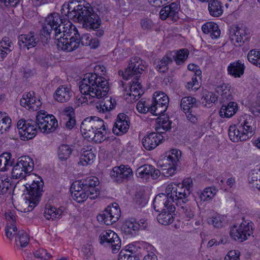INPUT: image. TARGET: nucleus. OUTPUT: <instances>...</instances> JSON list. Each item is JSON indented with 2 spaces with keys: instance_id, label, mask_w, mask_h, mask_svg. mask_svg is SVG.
<instances>
[{
  "instance_id": "nucleus-1",
  "label": "nucleus",
  "mask_w": 260,
  "mask_h": 260,
  "mask_svg": "<svg viewBox=\"0 0 260 260\" xmlns=\"http://www.w3.org/2000/svg\"><path fill=\"white\" fill-rule=\"evenodd\" d=\"M81 93L88 97L79 99L81 104L87 102V99H99L106 96L109 90L108 81L103 77L94 73H88L84 75L79 86Z\"/></svg>"
},
{
  "instance_id": "nucleus-2",
  "label": "nucleus",
  "mask_w": 260,
  "mask_h": 260,
  "mask_svg": "<svg viewBox=\"0 0 260 260\" xmlns=\"http://www.w3.org/2000/svg\"><path fill=\"white\" fill-rule=\"evenodd\" d=\"M85 6L78 5L74 7L73 11L70 13V17L73 21L82 23L87 29L92 30V35L98 37H101L104 34V30L100 28L101 25V20L98 14L91 6Z\"/></svg>"
},
{
  "instance_id": "nucleus-3",
  "label": "nucleus",
  "mask_w": 260,
  "mask_h": 260,
  "mask_svg": "<svg viewBox=\"0 0 260 260\" xmlns=\"http://www.w3.org/2000/svg\"><path fill=\"white\" fill-rule=\"evenodd\" d=\"M68 26H65L58 13H51L46 17L40 35L42 42L47 43L51 39L57 42L56 45L62 41L64 38L68 37Z\"/></svg>"
},
{
  "instance_id": "nucleus-4",
  "label": "nucleus",
  "mask_w": 260,
  "mask_h": 260,
  "mask_svg": "<svg viewBox=\"0 0 260 260\" xmlns=\"http://www.w3.org/2000/svg\"><path fill=\"white\" fill-rule=\"evenodd\" d=\"M99 184L98 178L93 176L77 180L71 185L72 198L79 203L84 202L88 198L94 200L100 194V190L97 187Z\"/></svg>"
},
{
  "instance_id": "nucleus-5",
  "label": "nucleus",
  "mask_w": 260,
  "mask_h": 260,
  "mask_svg": "<svg viewBox=\"0 0 260 260\" xmlns=\"http://www.w3.org/2000/svg\"><path fill=\"white\" fill-rule=\"evenodd\" d=\"M69 32L68 37L64 38L57 44L58 50L71 52L77 49L80 44L82 46H89L93 49H95L99 46L100 41L98 39L93 38L89 34H84L80 37L75 26H70Z\"/></svg>"
},
{
  "instance_id": "nucleus-6",
  "label": "nucleus",
  "mask_w": 260,
  "mask_h": 260,
  "mask_svg": "<svg viewBox=\"0 0 260 260\" xmlns=\"http://www.w3.org/2000/svg\"><path fill=\"white\" fill-rule=\"evenodd\" d=\"M193 183L192 180L190 178H187L182 182L181 186L178 185L176 192L173 191L174 195V201L172 203L176 202L178 206L185 205L188 201V197L192 190Z\"/></svg>"
},
{
  "instance_id": "nucleus-7",
  "label": "nucleus",
  "mask_w": 260,
  "mask_h": 260,
  "mask_svg": "<svg viewBox=\"0 0 260 260\" xmlns=\"http://www.w3.org/2000/svg\"><path fill=\"white\" fill-rule=\"evenodd\" d=\"M39 129L44 133L54 132L58 126L57 120L53 115L47 114L44 110L38 112L36 115Z\"/></svg>"
},
{
  "instance_id": "nucleus-8",
  "label": "nucleus",
  "mask_w": 260,
  "mask_h": 260,
  "mask_svg": "<svg viewBox=\"0 0 260 260\" xmlns=\"http://www.w3.org/2000/svg\"><path fill=\"white\" fill-rule=\"evenodd\" d=\"M17 125L20 137L24 141L35 137L37 134V128H39L37 120L35 121L31 119L26 120L22 119L18 121Z\"/></svg>"
},
{
  "instance_id": "nucleus-9",
  "label": "nucleus",
  "mask_w": 260,
  "mask_h": 260,
  "mask_svg": "<svg viewBox=\"0 0 260 260\" xmlns=\"http://www.w3.org/2000/svg\"><path fill=\"white\" fill-rule=\"evenodd\" d=\"M99 242L102 245L109 246L113 253L118 252L121 248V240L118 235L111 230L103 231L99 236Z\"/></svg>"
},
{
  "instance_id": "nucleus-10",
  "label": "nucleus",
  "mask_w": 260,
  "mask_h": 260,
  "mask_svg": "<svg viewBox=\"0 0 260 260\" xmlns=\"http://www.w3.org/2000/svg\"><path fill=\"white\" fill-rule=\"evenodd\" d=\"M120 216V210L116 203L108 206L97 215V220L106 225H111L116 222Z\"/></svg>"
},
{
  "instance_id": "nucleus-11",
  "label": "nucleus",
  "mask_w": 260,
  "mask_h": 260,
  "mask_svg": "<svg viewBox=\"0 0 260 260\" xmlns=\"http://www.w3.org/2000/svg\"><path fill=\"white\" fill-rule=\"evenodd\" d=\"M252 234V222L246 220H243L238 228L234 225L230 231L231 236L240 242L246 240L247 236H250Z\"/></svg>"
},
{
  "instance_id": "nucleus-12",
  "label": "nucleus",
  "mask_w": 260,
  "mask_h": 260,
  "mask_svg": "<svg viewBox=\"0 0 260 260\" xmlns=\"http://www.w3.org/2000/svg\"><path fill=\"white\" fill-rule=\"evenodd\" d=\"M37 177V180H33V182L31 184H26L25 187L27 191V194L28 195V198L36 199L37 201H39L40 197L43 192V186L44 182L42 179H40L39 176H35Z\"/></svg>"
},
{
  "instance_id": "nucleus-13",
  "label": "nucleus",
  "mask_w": 260,
  "mask_h": 260,
  "mask_svg": "<svg viewBox=\"0 0 260 260\" xmlns=\"http://www.w3.org/2000/svg\"><path fill=\"white\" fill-rule=\"evenodd\" d=\"M180 6L179 4L173 2L170 5L164 7L159 12L160 18L166 20L167 18L176 21L179 19Z\"/></svg>"
},
{
  "instance_id": "nucleus-14",
  "label": "nucleus",
  "mask_w": 260,
  "mask_h": 260,
  "mask_svg": "<svg viewBox=\"0 0 260 260\" xmlns=\"http://www.w3.org/2000/svg\"><path fill=\"white\" fill-rule=\"evenodd\" d=\"M20 105L29 110L37 111L42 105L40 99L35 96L34 91H29L24 94L20 101Z\"/></svg>"
},
{
  "instance_id": "nucleus-15",
  "label": "nucleus",
  "mask_w": 260,
  "mask_h": 260,
  "mask_svg": "<svg viewBox=\"0 0 260 260\" xmlns=\"http://www.w3.org/2000/svg\"><path fill=\"white\" fill-rule=\"evenodd\" d=\"M129 123V118L126 114H119L113 127V133L117 136L122 135L128 131Z\"/></svg>"
},
{
  "instance_id": "nucleus-16",
  "label": "nucleus",
  "mask_w": 260,
  "mask_h": 260,
  "mask_svg": "<svg viewBox=\"0 0 260 260\" xmlns=\"http://www.w3.org/2000/svg\"><path fill=\"white\" fill-rule=\"evenodd\" d=\"M133 172L132 169L124 165L115 167L111 174V176L117 182H121L124 180H128L133 177Z\"/></svg>"
},
{
  "instance_id": "nucleus-17",
  "label": "nucleus",
  "mask_w": 260,
  "mask_h": 260,
  "mask_svg": "<svg viewBox=\"0 0 260 260\" xmlns=\"http://www.w3.org/2000/svg\"><path fill=\"white\" fill-rule=\"evenodd\" d=\"M136 174L138 177L141 178L147 179L151 176L152 179H156L159 177L160 172L153 166L146 164L139 167L136 170Z\"/></svg>"
},
{
  "instance_id": "nucleus-18",
  "label": "nucleus",
  "mask_w": 260,
  "mask_h": 260,
  "mask_svg": "<svg viewBox=\"0 0 260 260\" xmlns=\"http://www.w3.org/2000/svg\"><path fill=\"white\" fill-rule=\"evenodd\" d=\"M163 136L158 133H151L142 140L143 147L147 150L154 149L162 142Z\"/></svg>"
},
{
  "instance_id": "nucleus-19",
  "label": "nucleus",
  "mask_w": 260,
  "mask_h": 260,
  "mask_svg": "<svg viewBox=\"0 0 260 260\" xmlns=\"http://www.w3.org/2000/svg\"><path fill=\"white\" fill-rule=\"evenodd\" d=\"M255 121L253 117L249 115H245L241 117L238 126H239L240 129L246 132L250 138L254 134L256 128Z\"/></svg>"
},
{
  "instance_id": "nucleus-20",
  "label": "nucleus",
  "mask_w": 260,
  "mask_h": 260,
  "mask_svg": "<svg viewBox=\"0 0 260 260\" xmlns=\"http://www.w3.org/2000/svg\"><path fill=\"white\" fill-rule=\"evenodd\" d=\"M247 34L245 27H239L234 26L232 29L230 30V39L231 42L235 45L241 46L247 39Z\"/></svg>"
},
{
  "instance_id": "nucleus-21",
  "label": "nucleus",
  "mask_w": 260,
  "mask_h": 260,
  "mask_svg": "<svg viewBox=\"0 0 260 260\" xmlns=\"http://www.w3.org/2000/svg\"><path fill=\"white\" fill-rule=\"evenodd\" d=\"M38 41L37 35H35L34 32L30 31L27 34L20 35L18 43L21 48L26 47L28 50L37 46Z\"/></svg>"
},
{
  "instance_id": "nucleus-22",
  "label": "nucleus",
  "mask_w": 260,
  "mask_h": 260,
  "mask_svg": "<svg viewBox=\"0 0 260 260\" xmlns=\"http://www.w3.org/2000/svg\"><path fill=\"white\" fill-rule=\"evenodd\" d=\"M153 207L157 212L169 209V206H174L165 193L157 195L153 200Z\"/></svg>"
},
{
  "instance_id": "nucleus-23",
  "label": "nucleus",
  "mask_w": 260,
  "mask_h": 260,
  "mask_svg": "<svg viewBox=\"0 0 260 260\" xmlns=\"http://www.w3.org/2000/svg\"><path fill=\"white\" fill-rule=\"evenodd\" d=\"M181 156V151L177 149H172L171 154L168 156L167 160H168L170 166L166 170V173H162L164 175L169 176H172L174 174L176 168L175 166L177 165V162L179 161V158Z\"/></svg>"
},
{
  "instance_id": "nucleus-24",
  "label": "nucleus",
  "mask_w": 260,
  "mask_h": 260,
  "mask_svg": "<svg viewBox=\"0 0 260 260\" xmlns=\"http://www.w3.org/2000/svg\"><path fill=\"white\" fill-rule=\"evenodd\" d=\"M175 206H169L168 209L162 210L157 217V221L163 225H169L174 220Z\"/></svg>"
},
{
  "instance_id": "nucleus-25",
  "label": "nucleus",
  "mask_w": 260,
  "mask_h": 260,
  "mask_svg": "<svg viewBox=\"0 0 260 260\" xmlns=\"http://www.w3.org/2000/svg\"><path fill=\"white\" fill-rule=\"evenodd\" d=\"M243 131H241L239 126H230L229 129V136L231 141L234 142L246 141L249 138L248 134H245Z\"/></svg>"
},
{
  "instance_id": "nucleus-26",
  "label": "nucleus",
  "mask_w": 260,
  "mask_h": 260,
  "mask_svg": "<svg viewBox=\"0 0 260 260\" xmlns=\"http://www.w3.org/2000/svg\"><path fill=\"white\" fill-rule=\"evenodd\" d=\"M72 95L71 89L65 85L59 86L56 90L54 98L58 102L64 103L68 101Z\"/></svg>"
},
{
  "instance_id": "nucleus-27",
  "label": "nucleus",
  "mask_w": 260,
  "mask_h": 260,
  "mask_svg": "<svg viewBox=\"0 0 260 260\" xmlns=\"http://www.w3.org/2000/svg\"><path fill=\"white\" fill-rule=\"evenodd\" d=\"M245 68L244 63L238 60L230 64L228 67V72L230 75L239 78L243 75Z\"/></svg>"
},
{
  "instance_id": "nucleus-28",
  "label": "nucleus",
  "mask_w": 260,
  "mask_h": 260,
  "mask_svg": "<svg viewBox=\"0 0 260 260\" xmlns=\"http://www.w3.org/2000/svg\"><path fill=\"white\" fill-rule=\"evenodd\" d=\"M237 110V104L236 102H230L227 105H222L219 112V114L222 117L230 118L236 113Z\"/></svg>"
},
{
  "instance_id": "nucleus-29",
  "label": "nucleus",
  "mask_w": 260,
  "mask_h": 260,
  "mask_svg": "<svg viewBox=\"0 0 260 260\" xmlns=\"http://www.w3.org/2000/svg\"><path fill=\"white\" fill-rule=\"evenodd\" d=\"M202 30L205 34H210L212 39L218 38L220 34L218 25L213 22H208L203 24Z\"/></svg>"
},
{
  "instance_id": "nucleus-30",
  "label": "nucleus",
  "mask_w": 260,
  "mask_h": 260,
  "mask_svg": "<svg viewBox=\"0 0 260 260\" xmlns=\"http://www.w3.org/2000/svg\"><path fill=\"white\" fill-rule=\"evenodd\" d=\"M34 176H36L34 174H30L28 172H25V171L23 168L21 167V165L19 164H16L14 165L12 170V177L13 179H23L27 177L29 179H32Z\"/></svg>"
},
{
  "instance_id": "nucleus-31",
  "label": "nucleus",
  "mask_w": 260,
  "mask_h": 260,
  "mask_svg": "<svg viewBox=\"0 0 260 260\" xmlns=\"http://www.w3.org/2000/svg\"><path fill=\"white\" fill-rule=\"evenodd\" d=\"M199 103L197 102L196 98L191 96H185L182 99L180 106L183 111L186 113L194 108L198 107Z\"/></svg>"
},
{
  "instance_id": "nucleus-32",
  "label": "nucleus",
  "mask_w": 260,
  "mask_h": 260,
  "mask_svg": "<svg viewBox=\"0 0 260 260\" xmlns=\"http://www.w3.org/2000/svg\"><path fill=\"white\" fill-rule=\"evenodd\" d=\"M230 88L229 84L224 83L216 87V90L220 94L221 101L223 103L232 99V95Z\"/></svg>"
},
{
  "instance_id": "nucleus-33",
  "label": "nucleus",
  "mask_w": 260,
  "mask_h": 260,
  "mask_svg": "<svg viewBox=\"0 0 260 260\" xmlns=\"http://www.w3.org/2000/svg\"><path fill=\"white\" fill-rule=\"evenodd\" d=\"M144 224L145 225H140V223L136 222L135 220L133 221L126 220L124 225H123V228L125 230V232L133 235L136 233V231L138 230H145L146 229V224L144 223Z\"/></svg>"
},
{
  "instance_id": "nucleus-34",
  "label": "nucleus",
  "mask_w": 260,
  "mask_h": 260,
  "mask_svg": "<svg viewBox=\"0 0 260 260\" xmlns=\"http://www.w3.org/2000/svg\"><path fill=\"white\" fill-rule=\"evenodd\" d=\"M12 155L9 152L3 153L0 155V171L4 172L13 164Z\"/></svg>"
},
{
  "instance_id": "nucleus-35",
  "label": "nucleus",
  "mask_w": 260,
  "mask_h": 260,
  "mask_svg": "<svg viewBox=\"0 0 260 260\" xmlns=\"http://www.w3.org/2000/svg\"><path fill=\"white\" fill-rule=\"evenodd\" d=\"M17 164H19L21 167L25 170V172L30 174L32 171L34 167L33 160L28 156H22L17 160Z\"/></svg>"
},
{
  "instance_id": "nucleus-36",
  "label": "nucleus",
  "mask_w": 260,
  "mask_h": 260,
  "mask_svg": "<svg viewBox=\"0 0 260 260\" xmlns=\"http://www.w3.org/2000/svg\"><path fill=\"white\" fill-rule=\"evenodd\" d=\"M172 53H167L163 58L157 62L156 68L159 72L165 73L168 71L169 64L172 62Z\"/></svg>"
},
{
  "instance_id": "nucleus-37",
  "label": "nucleus",
  "mask_w": 260,
  "mask_h": 260,
  "mask_svg": "<svg viewBox=\"0 0 260 260\" xmlns=\"http://www.w3.org/2000/svg\"><path fill=\"white\" fill-rule=\"evenodd\" d=\"M208 10L210 14L213 17H219L223 13L221 4L217 0H211L209 3Z\"/></svg>"
},
{
  "instance_id": "nucleus-38",
  "label": "nucleus",
  "mask_w": 260,
  "mask_h": 260,
  "mask_svg": "<svg viewBox=\"0 0 260 260\" xmlns=\"http://www.w3.org/2000/svg\"><path fill=\"white\" fill-rule=\"evenodd\" d=\"M132 84L130 86L129 95H133L134 96V100H137L139 99L143 93V90L142 86L141 85V83L139 81L132 80Z\"/></svg>"
},
{
  "instance_id": "nucleus-39",
  "label": "nucleus",
  "mask_w": 260,
  "mask_h": 260,
  "mask_svg": "<svg viewBox=\"0 0 260 260\" xmlns=\"http://www.w3.org/2000/svg\"><path fill=\"white\" fill-rule=\"evenodd\" d=\"M61 213L62 211L60 209L51 206H46L44 212V216L47 220L59 218Z\"/></svg>"
},
{
  "instance_id": "nucleus-40",
  "label": "nucleus",
  "mask_w": 260,
  "mask_h": 260,
  "mask_svg": "<svg viewBox=\"0 0 260 260\" xmlns=\"http://www.w3.org/2000/svg\"><path fill=\"white\" fill-rule=\"evenodd\" d=\"M172 53V59H174L177 64L183 63L188 57L189 52L187 49H183L177 52H170Z\"/></svg>"
},
{
  "instance_id": "nucleus-41",
  "label": "nucleus",
  "mask_w": 260,
  "mask_h": 260,
  "mask_svg": "<svg viewBox=\"0 0 260 260\" xmlns=\"http://www.w3.org/2000/svg\"><path fill=\"white\" fill-rule=\"evenodd\" d=\"M73 150L67 144H61L58 149V156L60 160H65L70 157Z\"/></svg>"
},
{
  "instance_id": "nucleus-42",
  "label": "nucleus",
  "mask_w": 260,
  "mask_h": 260,
  "mask_svg": "<svg viewBox=\"0 0 260 260\" xmlns=\"http://www.w3.org/2000/svg\"><path fill=\"white\" fill-rule=\"evenodd\" d=\"M122 73L123 78L125 80H128L130 77H134L133 80L139 81V78L140 77L142 73H139L136 69H134L133 68H130V64L129 63L128 67L125 69L124 72L122 71H119V74Z\"/></svg>"
},
{
  "instance_id": "nucleus-43",
  "label": "nucleus",
  "mask_w": 260,
  "mask_h": 260,
  "mask_svg": "<svg viewBox=\"0 0 260 260\" xmlns=\"http://www.w3.org/2000/svg\"><path fill=\"white\" fill-rule=\"evenodd\" d=\"M95 157V155L91 149L83 151L80 157V163L83 166L91 164L93 162Z\"/></svg>"
},
{
  "instance_id": "nucleus-44",
  "label": "nucleus",
  "mask_w": 260,
  "mask_h": 260,
  "mask_svg": "<svg viewBox=\"0 0 260 260\" xmlns=\"http://www.w3.org/2000/svg\"><path fill=\"white\" fill-rule=\"evenodd\" d=\"M87 118L88 119H89V121H90V122L94 130L96 129V131H97L99 129H105L106 125L102 119L96 116H91Z\"/></svg>"
},
{
  "instance_id": "nucleus-45",
  "label": "nucleus",
  "mask_w": 260,
  "mask_h": 260,
  "mask_svg": "<svg viewBox=\"0 0 260 260\" xmlns=\"http://www.w3.org/2000/svg\"><path fill=\"white\" fill-rule=\"evenodd\" d=\"M130 68L136 69L139 73H142L145 67L143 64L142 60L138 57H134L130 60Z\"/></svg>"
},
{
  "instance_id": "nucleus-46",
  "label": "nucleus",
  "mask_w": 260,
  "mask_h": 260,
  "mask_svg": "<svg viewBox=\"0 0 260 260\" xmlns=\"http://www.w3.org/2000/svg\"><path fill=\"white\" fill-rule=\"evenodd\" d=\"M247 58L249 62L258 66L260 62V51L256 49L251 50L248 52Z\"/></svg>"
},
{
  "instance_id": "nucleus-47",
  "label": "nucleus",
  "mask_w": 260,
  "mask_h": 260,
  "mask_svg": "<svg viewBox=\"0 0 260 260\" xmlns=\"http://www.w3.org/2000/svg\"><path fill=\"white\" fill-rule=\"evenodd\" d=\"M212 190L211 187L206 188L203 191L199 194V199L201 201H206L211 200L215 194V189Z\"/></svg>"
},
{
  "instance_id": "nucleus-48",
  "label": "nucleus",
  "mask_w": 260,
  "mask_h": 260,
  "mask_svg": "<svg viewBox=\"0 0 260 260\" xmlns=\"http://www.w3.org/2000/svg\"><path fill=\"white\" fill-rule=\"evenodd\" d=\"M74 0L70 2L69 3H65L61 7L60 12L62 16H67L69 19H72V17H70V13L73 11Z\"/></svg>"
},
{
  "instance_id": "nucleus-49",
  "label": "nucleus",
  "mask_w": 260,
  "mask_h": 260,
  "mask_svg": "<svg viewBox=\"0 0 260 260\" xmlns=\"http://www.w3.org/2000/svg\"><path fill=\"white\" fill-rule=\"evenodd\" d=\"M260 179V168H256L252 170L249 174L248 181L250 183L254 185L256 182H259Z\"/></svg>"
},
{
  "instance_id": "nucleus-50",
  "label": "nucleus",
  "mask_w": 260,
  "mask_h": 260,
  "mask_svg": "<svg viewBox=\"0 0 260 260\" xmlns=\"http://www.w3.org/2000/svg\"><path fill=\"white\" fill-rule=\"evenodd\" d=\"M29 239V237L26 232L19 231L18 233V239L16 240V242L17 245L19 242L21 247H25L27 246Z\"/></svg>"
},
{
  "instance_id": "nucleus-51",
  "label": "nucleus",
  "mask_w": 260,
  "mask_h": 260,
  "mask_svg": "<svg viewBox=\"0 0 260 260\" xmlns=\"http://www.w3.org/2000/svg\"><path fill=\"white\" fill-rule=\"evenodd\" d=\"M107 134V128L105 127V129H99L95 132L92 141L95 143H101L103 142L105 139V135Z\"/></svg>"
},
{
  "instance_id": "nucleus-52",
  "label": "nucleus",
  "mask_w": 260,
  "mask_h": 260,
  "mask_svg": "<svg viewBox=\"0 0 260 260\" xmlns=\"http://www.w3.org/2000/svg\"><path fill=\"white\" fill-rule=\"evenodd\" d=\"M150 104L142 99L137 103L136 108L139 113L145 114L150 112Z\"/></svg>"
},
{
  "instance_id": "nucleus-53",
  "label": "nucleus",
  "mask_w": 260,
  "mask_h": 260,
  "mask_svg": "<svg viewBox=\"0 0 260 260\" xmlns=\"http://www.w3.org/2000/svg\"><path fill=\"white\" fill-rule=\"evenodd\" d=\"M2 117L4 118V119H1L2 120V124L1 126L2 128V134L9 129L11 125V119L6 115V113H2Z\"/></svg>"
},
{
  "instance_id": "nucleus-54",
  "label": "nucleus",
  "mask_w": 260,
  "mask_h": 260,
  "mask_svg": "<svg viewBox=\"0 0 260 260\" xmlns=\"http://www.w3.org/2000/svg\"><path fill=\"white\" fill-rule=\"evenodd\" d=\"M202 99H204L206 103L210 104L216 101L217 96L212 92L204 91L203 92Z\"/></svg>"
},
{
  "instance_id": "nucleus-55",
  "label": "nucleus",
  "mask_w": 260,
  "mask_h": 260,
  "mask_svg": "<svg viewBox=\"0 0 260 260\" xmlns=\"http://www.w3.org/2000/svg\"><path fill=\"white\" fill-rule=\"evenodd\" d=\"M153 100L155 102H158V101H160L161 103H164L165 105L167 106H168L169 102L168 96L164 92H155L154 94Z\"/></svg>"
},
{
  "instance_id": "nucleus-56",
  "label": "nucleus",
  "mask_w": 260,
  "mask_h": 260,
  "mask_svg": "<svg viewBox=\"0 0 260 260\" xmlns=\"http://www.w3.org/2000/svg\"><path fill=\"white\" fill-rule=\"evenodd\" d=\"M132 254L129 250H121L119 254L118 260H135L137 257Z\"/></svg>"
},
{
  "instance_id": "nucleus-57",
  "label": "nucleus",
  "mask_w": 260,
  "mask_h": 260,
  "mask_svg": "<svg viewBox=\"0 0 260 260\" xmlns=\"http://www.w3.org/2000/svg\"><path fill=\"white\" fill-rule=\"evenodd\" d=\"M158 123L161 125L162 128L165 131H168L171 128L172 121L169 120V117L158 118Z\"/></svg>"
},
{
  "instance_id": "nucleus-58",
  "label": "nucleus",
  "mask_w": 260,
  "mask_h": 260,
  "mask_svg": "<svg viewBox=\"0 0 260 260\" xmlns=\"http://www.w3.org/2000/svg\"><path fill=\"white\" fill-rule=\"evenodd\" d=\"M168 106L165 105L162 107L159 106H151L150 113L156 116L161 115L166 111Z\"/></svg>"
},
{
  "instance_id": "nucleus-59",
  "label": "nucleus",
  "mask_w": 260,
  "mask_h": 260,
  "mask_svg": "<svg viewBox=\"0 0 260 260\" xmlns=\"http://www.w3.org/2000/svg\"><path fill=\"white\" fill-rule=\"evenodd\" d=\"M34 255L36 258H40L42 260H46L51 257L50 253L44 249H40L34 253Z\"/></svg>"
},
{
  "instance_id": "nucleus-60",
  "label": "nucleus",
  "mask_w": 260,
  "mask_h": 260,
  "mask_svg": "<svg viewBox=\"0 0 260 260\" xmlns=\"http://www.w3.org/2000/svg\"><path fill=\"white\" fill-rule=\"evenodd\" d=\"M11 186V184L10 183L8 178L5 180L0 179V194H4L6 193Z\"/></svg>"
},
{
  "instance_id": "nucleus-61",
  "label": "nucleus",
  "mask_w": 260,
  "mask_h": 260,
  "mask_svg": "<svg viewBox=\"0 0 260 260\" xmlns=\"http://www.w3.org/2000/svg\"><path fill=\"white\" fill-rule=\"evenodd\" d=\"M17 228L15 225H11L7 224L6 229V235L7 237L11 239L16 234Z\"/></svg>"
},
{
  "instance_id": "nucleus-62",
  "label": "nucleus",
  "mask_w": 260,
  "mask_h": 260,
  "mask_svg": "<svg viewBox=\"0 0 260 260\" xmlns=\"http://www.w3.org/2000/svg\"><path fill=\"white\" fill-rule=\"evenodd\" d=\"M240 254L239 250H231L228 253L224 260H240Z\"/></svg>"
},
{
  "instance_id": "nucleus-63",
  "label": "nucleus",
  "mask_w": 260,
  "mask_h": 260,
  "mask_svg": "<svg viewBox=\"0 0 260 260\" xmlns=\"http://www.w3.org/2000/svg\"><path fill=\"white\" fill-rule=\"evenodd\" d=\"M208 222L212 224L214 227L219 228L222 226V222L219 216H213L208 219Z\"/></svg>"
},
{
  "instance_id": "nucleus-64",
  "label": "nucleus",
  "mask_w": 260,
  "mask_h": 260,
  "mask_svg": "<svg viewBox=\"0 0 260 260\" xmlns=\"http://www.w3.org/2000/svg\"><path fill=\"white\" fill-rule=\"evenodd\" d=\"M180 206L181 209L182 210V212L184 214L185 216L186 217L187 220H189L190 219L193 217V212L192 211L191 208L189 206H187L186 205H185V206H183V204Z\"/></svg>"
}]
</instances>
